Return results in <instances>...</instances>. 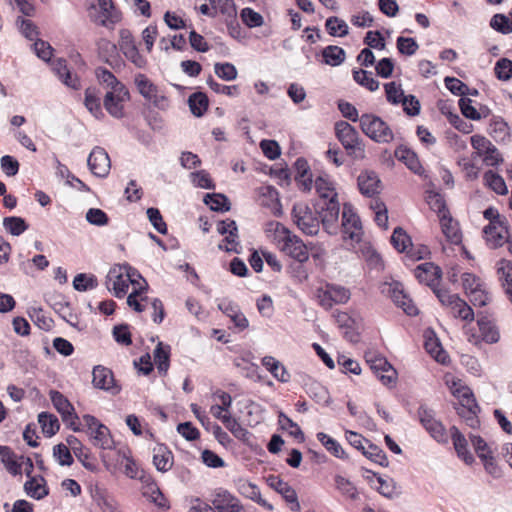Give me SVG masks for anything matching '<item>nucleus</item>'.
<instances>
[{
  "mask_svg": "<svg viewBox=\"0 0 512 512\" xmlns=\"http://www.w3.org/2000/svg\"><path fill=\"white\" fill-rule=\"evenodd\" d=\"M478 331L473 327L465 326L467 340L473 345H479L481 342L488 344L497 343L500 339V333L494 322L485 315L478 316Z\"/></svg>",
  "mask_w": 512,
  "mask_h": 512,
  "instance_id": "423d86ee",
  "label": "nucleus"
},
{
  "mask_svg": "<svg viewBox=\"0 0 512 512\" xmlns=\"http://www.w3.org/2000/svg\"><path fill=\"white\" fill-rule=\"evenodd\" d=\"M420 423L430 436L439 443H447L448 434L442 422L436 418L434 410L421 406L418 410Z\"/></svg>",
  "mask_w": 512,
  "mask_h": 512,
  "instance_id": "f8f14e48",
  "label": "nucleus"
},
{
  "mask_svg": "<svg viewBox=\"0 0 512 512\" xmlns=\"http://www.w3.org/2000/svg\"><path fill=\"white\" fill-rule=\"evenodd\" d=\"M371 485L381 495L387 498H392L397 494L395 482L390 477L374 475V478L371 480Z\"/></svg>",
  "mask_w": 512,
  "mask_h": 512,
  "instance_id": "58836bf2",
  "label": "nucleus"
},
{
  "mask_svg": "<svg viewBox=\"0 0 512 512\" xmlns=\"http://www.w3.org/2000/svg\"><path fill=\"white\" fill-rule=\"evenodd\" d=\"M335 487L336 489L347 499L350 500H358L359 493L356 486L347 478L336 475L335 478Z\"/></svg>",
  "mask_w": 512,
  "mask_h": 512,
  "instance_id": "79ce46f5",
  "label": "nucleus"
},
{
  "mask_svg": "<svg viewBox=\"0 0 512 512\" xmlns=\"http://www.w3.org/2000/svg\"><path fill=\"white\" fill-rule=\"evenodd\" d=\"M217 232L224 236L221 243L218 244L220 250L233 253H241L238 228L234 220L226 219L217 223Z\"/></svg>",
  "mask_w": 512,
  "mask_h": 512,
  "instance_id": "4468645a",
  "label": "nucleus"
},
{
  "mask_svg": "<svg viewBox=\"0 0 512 512\" xmlns=\"http://www.w3.org/2000/svg\"><path fill=\"white\" fill-rule=\"evenodd\" d=\"M356 252L365 260L370 269L380 271L383 269L384 264L379 253L372 247L369 242L361 244L355 249Z\"/></svg>",
  "mask_w": 512,
  "mask_h": 512,
  "instance_id": "473e14b6",
  "label": "nucleus"
},
{
  "mask_svg": "<svg viewBox=\"0 0 512 512\" xmlns=\"http://www.w3.org/2000/svg\"><path fill=\"white\" fill-rule=\"evenodd\" d=\"M50 399L55 409L60 413L61 417H72L71 412L74 411V407L62 393L52 390L50 391Z\"/></svg>",
  "mask_w": 512,
  "mask_h": 512,
  "instance_id": "37998d69",
  "label": "nucleus"
},
{
  "mask_svg": "<svg viewBox=\"0 0 512 512\" xmlns=\"http://www.w3.org/2000/svg\"><path fill=\"white\" fill-rule=\"evenodd\" d=\"M32 321L42 330L48 331L52 328L53 321L45 315L44 311L40 308H33L29 312Z\"/></svg>",
  "mask_w": 512,
  "mask_h": 512,
  "instance_id": "774afa93",
  "label": "nucleus"
},
{
  "mask_svg": "<svg viewBox=\"0 0 512 512\" xmlns=\"http://www.w3.org/2000/svg\"><path fill=\"white\" fill-rule=\"evenodd\" d=\"M240 492L246 498L256 502L268 511L274 510V506L262 497L260 489L256 484L251 482H243L240 485Z\"/></svg>",
  "mask_w": 512,
  "mask_h": 512,
  "instance_id": "f704fd0d",
  "label": "nucleus"
},
{
  "mask_svg": "<svg viewBox=\"0 0 512 512\" xmlns=\"http://www.w3.org/2000/svg\"><path fill=\"white\" fill-rule=\"evenodd\" d=\"M170 347L159 342L153 351L154 363L161 374H166L169 368Z\"/></svg>",
  "mask_w": 512,
  "mask_h": 512,
  "instance_id": "ea45409f",
  "label": "nucleus"
},
{
  "mask_svg": "<svg viewBox=\"0 0 512 512\" xmlns=\"http://www.w3.org/2000/svg\"><path fill=\"white\" fill-rule=\"evenodd\" d=\"M91 497L102 512H117V508L101 488L95 487L92 489Z\"/></svg>",
  "mask_w": 512,
  "mask_h": 512,
  "instance_id": "49530a36",
  "label": "nucleus"
},
{
  "mask_svg": "<svg viewBox=\"0 0 512 512\" xmlns=\"http://www.w3.org/2000/svg\"><path fill=\"white\" fill-rule=\"evenodd\" d=\"M292 215L297 227L306 235L314 236L319 232L320 221L305 203H296Z\"/></svg>",
  "mask_w": 512,
  "mask_h": 512,
  "instance_id": "9b49d317",
  "label": "nucleus"
},
{
  "mask_svg": "<svg viewBox=\"0 0 512 512\" xmlns=\"http://www.w3.org/2000/svg\"><path fill=\"white\" fill-rule=\"evenodd\" d=\"M366 362L383 385L387 387L396 385L398 373L385 357L370 353L366 355Z\"/></svg>",
  "mask_w": 512,
  "mask_h": 512,
  "instance_id": "1a4fd4ad",
  "label": "nucleus"
},
{
  "mask_svg": "<svg viewBox=\"0 0 512 512\" xmlns=\"http://www.w3.org/2000/svg\"><path fill=\"white\" fill-rule=\"evenodd\" d=\"M84 426L87 428V434L93 446L103 449L111 450L114 448L115 442L110 429L102 424L96 417L90 414L82 416Z\"/></svg>",
  "mask_w": 512,
  "mask_h": 512,
  "instance_id": "20e7f679",
  "label": "nucleus"
},
{
  "mask_svg": "<svg viewBox=\"0 0 512 512\" xmlns=\"http://www.w3.org/2000/svg\"><path fill=\"white\" fill-rule=\"evenodd\" d=\"M119 37L118 46L124 56L137 68H144L147 60L140 54L131 32L127 29H122L119 32Z\"/></svg>",
  "mask_w": 512,
  "mask_h": 512,
  "instance_id": "dca6fc26",
  "label": "nucleus"
},
{
  "mask_svg": "<svg viewBox=\"0 0 512 512\" xmlns=\"http://www.w3.org/2000/svg\"><path fill=\"white\" fill-rule=\"evenodd\" d=\"M362 132L377 143H389L394 134L389 125L374 114H363L360 119Z\"/></svg>",
  "mask_w": 512,
  "mask_h": 512,
  "instance_id": "39448f33",
  "label": "nucleus"
},
{
  "mask_svg": "<svg viewBox=\"0 0 512 512\" xmlns=\"http://www.w3.org/2000/svg\"><path fill=\"white\" fill-rule=\"evenodd\" d=\"M38 422L41 426L42 432L47 437H52L55 435L59 428L60 424L57 417L48 412H42L38 415Z\"/></svg>",
  "mask_w": 512,
  "mask_h": 512,
  "instance_id": "a19ab883",
  "label": "nucleus"
},
{
  "mask_svg": "<svg viewBox=\"0 0 512 512\" xmlns=\"http://www.w3.org/2000/svg\"><path fill=\"white\" fill-rule=\"evenodd\" d=\"M483 233L487 245L492 249L499 248L510 240L506 221L489 223L484 228Z\"/></svg>",
  "mask_w": 512,
  "mask_h": 512,
  "instance_id": "6ab92c4d",
  "label": "nucleus"
},
{
  "mask_svg": "<svg viewBox=\"0 0 512 512\" xmlns=\"http://www.w3.org/2000/svg\"><path fill=\"white\" fill-rule=\"evenodd\" d=\"M325 26L331 36L343 37L348 34L347 23L338 17H329L326 20Z\"/></svg>",
  "mask_w": 512,
  "mask_h": 512,
  "instance_id": "6e6d98bb",
  "label": "nucleus"
},
{
  "mask_svg": "<svg viewBox=\"0 0 512 512\" xmlns=\"http://www.w3.org/2000/svg\"><path fill=\"white\" fill-rule=\"evenodd\" d=\"M395 156L402 161L415 174H422L423 167L417 155L408 148L399 147L395 151Z\"/></svg>",
  "mask_w": 512,
  "mask_h": 512,
  "instance_id": "e433bc0d",
  "label": "nucleus"
},
{
  "mask_svg": "<svg viewBox=\"0 0 512 512\" xmlns=\"http://www.w3.org/2000/svg\"><path fill=\"white\" fill-rule=\"evenodd\" d=\"M204 202L214 211H228L230 209L228 198L220 193L206 194Z\"/></svg>",
  "mask_w": 512,
  "mask_h": 512,
  "instance_id": "603ef678",
  "label": "nucleus"
},
{
  "mask_svg": "<svg viewBox=\"0 0 512 512\" xmlns=\"http://www.w3.org/2000/svg\"><path fill=\"white\" fill-rule=\"evenodd\" d=\"M97 78L101 84L105 86L107 91L118 90V87H125L117 78L106 69L97 70Z\"/></svg>",
  "mask_w": 512,
  "mask_h": 512,
  "instance_id": "e2e57ef3",
  "label": "nucleus"
},
{
  "mask_svg": "<svg viewBox=\"0 0 512 512\" xmlns=\"http://www.w3.org/2000/svg\"><path fill=\"white\" fill-rule=\"evenodd\" d=\"M3 226L13 236H19L28 229V225L21 217L11 216L3 219Z\"/></svg>",
  "mask_w": 512,
  "mask_h": 512,
  "instance_id": "3c124183",
  "label": "nucleus"
},
{
  "mask_svg": "<svg viewBox=\"0 0 512 512\" xmlns=\"http://www.w3.org/2000/svg\"><path fill=\"white\" fill-rule=\"evenodd\" d=\"M342 238L344 243L355 250L366 241L363 240V228L358 215L349 204H345L342 211Z\"/></svg>",
  "mask_w": 512,
  "mask_h": 512,
  "instance_id": "7ed1b4c3",
  "label": "nucleus"
},
{
  "mask_svg": "<svg viewBox=\"0 0 512 512\" xmlns=\"http://www.w3.org/2000/svg\"><path fill=\"white\" fill-rule=\"evenodd\" d=\"M429 207L438 214L439 219L442 215H448L449 211L446 208L443 197L436 192H429L426 197Z\"/></svg>",
  "mask_w": 512,
  "mask_h": 512,
  "instance_id": "052dcab7",
  "label": "nucleus"
},
{
  "mask_svg": "<svg viewBox=\"0 0 512 512\" xmlns=\"http://www.w3.org/2000/svg\"><path fill=\"white\" fill-rule=\"evenodd\" d=\"M97 279L94 275L80 273L73 280V287L77 291H87L96 288Z\"/></svg>",
  "mask_w": 512,
  "mask_h": 512,
  "instance_id": "680f3d73",
  "label": "nucleus"
},
{
  "mask_svg": "<svg viewBox=\"0 0 512 512\" xmlns=\"http://www.w3.org/2000/svg\"><path fill=\"white\" fill-rule=\"evenodd\" d=\"M439 221L446 240L452 245H460L463 236L458 221L453 219L450 214L442 215Z\"/></svg>",
  "mask_w": 512,
  "mask_h": 512,
  "instance_id": "393cba45",
  "label": "nucleus"
},
{
  "mask_svg": "<svg viewBox=\"0 0 512 512\" xmlns=\"http://www.w3.org/2000/svg\"><path fill=\"white\" fill-rule=\"evenodd\" d=\"M381 181L377 174L372 171H364L358 176V187L360 192L368 197H372L380 192Z\"/></svg>",
  "mask_w": 512,
  "mask_h": 512,
  "instance_id": "a878e982",
  "label": "nucleus"
},
{
  "mask_svg": "<svg viewBox=\"0 0 512 512\" xmlns=\"http://www.w3.org/2000/svg\"><path fill=\"white\" fill-rule=\"evenodd\" d=\"M466 295L475 306H485L491 299L485 282L480 287H476L474 290L469 291Z\"/></svg>",
  "mask_w": 512,
  "mask_h": 512,
  "instance_id": "5fc2aeb1",
  "label": "nucleus"
},
{
  "mask_svg": "<svg viewBox=\"0 0 512 512\" xmlns=\"http://www.w3.org/2000/svg\"><path fill=\"white\" fill-rule=\"evenodd\" d=\"M414 274L419 282L431 287L437 295V291H440L437 289V285L441 278V270L438 266L431 262H425L415 268Z\"/></svg>",
  "mask_w": 512,
  "mask_h": 512,
  "instance_id": "5701e85b",
  "label": "nucleus"
},
{
  "mask_svg": "<svg viewBox=\"0 0 512 512\" xmlns=\"http://www.w3.org/2000/svg\"><path fill=\"white\" fill-rule=\"evenodd\" d=\"M494 72L499 80H510L512 77V61L507 58L499 59L495 64Z\"/></svg>",
  "mask_w": 512,
  "mask_h": 512,
  "instance_id": "338daca9",
  "label": "nucleus"
},
{
  "mask_svg": "<svg viewBox=\"0 0 512 512\" xmlns=\"http://www.w3.org/2000/svg\"><path fill=\"white\" fill-rule=\"evenodd\" d=\"M350 297L349 289L335 284H326L317 291L318 301L325 309H330L333 305L345 304L349 301Z\"/></svg>",
  "mask_w": 512,
  "mask_h": 512,
  "instance_id": "ddd939ff",
  "label": "nucleus"
},
{
  "mask_svg": "<svg viewBox=\"0 0 512 512\" xmlns=\"http://www.w3.org/2000/svg\"><path fill=\"white\" fill-rule=\"evenodd\" d=\"M189 107L193 115L200 117L208 108V98L202 92L193 93L188 99Z\"/></svg>",
  "mask_w": 512,
  "mask_h": 512,
  "instance_id": "09e8293b",
  "label": "nucleus"
},
{
  "mask_svg": "<svg viewBox=\"0 0 512 512\" xmlns=\"http://www.w3.org/2000/svg\"><path fill=\"white\" fill-rule=\"evenodd\" d=\"M84 105L96 119L104 118L105 115L101 108L100 97L95 88L89 87L85 90Z\"/></svg>",
  "mask_w": 512,
  "mask_h": 512,
  "instance_id": "4c0bfd02",
  "label": "nucleus"
},
{
  "mask_svg": "<svg viewBox=\"0 0 512 512\" xmlns=\"http://www.w3.org/2000/svg\"><path fill=\"white\" fill-rule=\"evenodd\" d=\"M153 464L160 472H167L173 466V454L169 448L163 444H157L153 448Z\"/></svg>",
  "mask_w": 512,
  "mask_h": 512,
  "instance_id": "c85d7f7f",
  "label": "nucleus"
},
{
  "mask_svg": "<svg viewBox=\"0 0 512 512\" xmlns=\"http://www.w3.org/2000/svg\"><path fill=\"white\" fill-rule=\"evenodd\" d=\"M26 493L35 499H42L48 494L45 480L42 477L30 478L24 485Z\"/></svg>",
  "mask_w": 512,
  "mask_h": 512,
  "instance_id": "c03bdc74",
  "label": "nucleus"
},
{
  "mask_svg": "<svg viewBox=\"0 0 512 512\" xmlns=\"http://www.w3.org/2000/svg\"><path fill=\"white\" fill-rule=\"evenodd\" d=\"M223 424L237 439L243 442H248L250 433L237 421V419L230 416L229 418L224 419Z\"/></svg>",
  "mask_w": 512,
  "mask_h": 512,
  "instance_id": "4d7b16f0",
  "label": "nucleus"
},
{
  "mask_svg": "<svg viewBox=\"0 0 512 512\" xmlns=\"http://www.w3.org/2000/svg\"><path fill=\"white\" fill-rule=\"evenodd\" d=\"M436 296L441 304L447 307L454 317L467 322H472L474 320V312L472 308L457 294L442 290L437 291Z\"/></svg>",
  "mask_w": 512,
  "mask_h": 512,
  "instance_id": "9d476101",
  "label": "nucleus"
},
{
  "mask_svg": "<svg viewBox=\"0 0 512 512\" xmlns=\"http://www.w3.org/2000/svg\"><path fill=\"white\" fill-rule=\"evenodd\" d=\"M387 101L391 104H400L405 97L401 84L389 82L384 85Z\"/></svg>",
  "mask_w": 512,
  "mask_h": 512,
  "instance_id": "bf43d9fd",
  "label": "nucleus"
},
{
  "mask_svg": "<svg viewBox=\"0 0 512 512\" xmlns=\"http://www.w3.org/2000/svg\"><path fill=\"white\" fill-rule=\"evenodd\" d=\"M324 62L330 66H338L345 60V51L339 46H327L322 51Z\"/></svg>",
  "mask_w": 512,
  "mask_h": 512,
  "instance_id": "de8ad7c7",
  "label": "nucleus"
},
{
  "mask_svg": "<svg viewBox=\"0 0 512 512\" xmlns=\"http://www.w3.org/2000/svg\"><path fill=\"white\" fill-rule=\"evenodd\" d=\"M134 83L138 92L147 101L152 103L159 109H166L168 107V99L164 95L163 91L159 89L146 75L136 74L134 77Z\"/></svg>",
  "mask_w": 512,
  "mask_h": 512,
  "instance_id": "6e6552de",
  "label": "nucleus"
},
{
  "mask_svg": "<svg viewBox=\"0 0 512 512\" xmlns=\"http://www.w3.org/2000/svg\"><path fill=\"white\" fill-rule=\"evenodd\" d=\"M450 435L457 452V455L467 464L474 461L473 455L468 450V442L465 436L460 432L456 426L450 428Z\"/></svg>",
  "mask_w": 512,
  "mask_h": 512,
  "instance_id": "c756f323",
  "label": "nucleus"
},
{
  "mask_svg": "<svg viewBox=\"0 0 512 512\" xmlns=\"http://www.w3.org/2000/svg\"><path fill=\"white\" fill-rule=\"evenodd\" d=\"M391 242L399 252H406L411 246V239L407 233L400 227L395 228L391 236Z\"/></svg>",
  "mask_w": 512,
  "mask_h": 512,
  "instance_id": "13d9d810",
  "label": "nucleus"
},
{
  "mask_svg": "<svg viewBox=\"0 0 512 512\" xmlns=\"http://www.w3.org/2000/svg\"><path fill=\"white\" fill-rule=\"evenodd\" d=\"M497 275L512 302V262L506 259L499 260Z\"/></svg>",
  "mask_w": 512,
  "mask_h": 512,
  "instance_id": "c9c22d12",
  "label": "nucleus"
},
{
  "mask_svg": "<svg viewBox=\"0 0 512 512\" xmlns=\"http://www.w3.org/2000/svg\"><path fill=\"white\" fill-rule=\"evenodd\" d=\"M268 484L271 488L281 494L287 502L294 503L296 510L300 508L295 490L279 477H270Z\"/></svg>",
  "mask_w": 512,
  "mask_h": 512,
  "instance_id": "72a5a7b5",
  "label": "nucleus"
},
{
  "mask_svg": "<svg viewBox=\"0 0 512 512\" xmlns=\"http://www.w3.org/2000/svg\"><path fill=\"white\" fill-rule=\"evenodd\" d=\"M90 171L97 177L104 178L109 174L111 168L110 158L107 152L101 147H95L89 154L87 160Z\"/></svg>",
  "mask_w": 512,
  "mask_h": 512,
  "instance_id": "aec40b11",
  "label": "nucleus"
},
{
  "mask_svg": "<svg viewBox=\"0 0 512 512\" xmlns=\"http://www.w3.org/2000/svg\"><path fill=\"white\" fill-rule=\"evenodd\" d=\"M0 459L5 468L13 475L25 473L29 476L33 470L30 458L15 455L7 446H0Z\"/></svg>",
  "mask_w": 512,
  "mask_h": 512,
  "instance_id": "2eb2a0df",
  "label": "nucleus"
},
{
  "mask_svg": "<svg viewBox=\"0 0 512 512\" xmlns=\"http://www.w3.org/2000/svg\"><path fill=\"white\" fill-rule=\"evenodd\" d=\"M451 393L458 399L459 407L457 410H470L473 412L478 406L472 390L464 385L460 380L453 379L449 383Z\"/></svg>",
  "mask_w": 512,
  "mask_h": 512,
  "instance_id": "412c9836",
  "label": "nucleus"
},
{
  "mask_svg": "<svg viewBox=\"0 0 512 512\" xmlns=\"http://www.w3.org/2000/svg\"><path fill=\"white\" fill-rule=\"evenodd\" d=\"M92 383L95 388L105 390L115 395L120 392V387L115 383L113 373L104 366H95L92 371Z\"/></svg>",
  "mask_w": 512,
  "mask_h": 512,
  "instance_id": "4be33fe9",
  "label": "nucleus"
},
{
  "mask_svg": "<svg viewBox=\"0 0 512 512\" xmlns=\"http://www.w3.org/2000/svg\"><path fill=\"white\" fill-rule=\"evenodd\" d=\"M129 98V91L126 87H118V90L106 91L103 105L112 117L120 119L124 117V104Z\"/></svg>",
  "mask_w": 512,
  "mask_h": 512,
  "instance_id": "f3484780",
  "label": "nucleus"
},
{
  "mask_svg": "<svg viewBox=\"0 0 512 512\" xmlns=\"http://www.w3.org/2000/svg\"><path fill=\"white\" fill-rule=\"evenodd\" d=\"M353 79L359 85L365 87L369 91H376L379 88V82L373 78L372 73L366 70H356L353 72Z\"/></svg>",
  "mask_w": 512,
  "mask_h": 512,
  "instance_id": "864d4df0",
  "label": "nucleus"
},
{
  "mask_svg": "<svg viewBox=\"0 0 512 512\" xmlns=\"http://www.w3.org/2000/svg\"><path fill=\"white\" fill-rule=\"evenodd\" d=\"M340 205L338 201H327L319 204V218L324 230L329 235H336L339 230Z\"/></svg>",
  "mask_w": 512,
  "mask_h": 512,
  "instance_id": "a211bd4d",
  "label": "nucleus"
},
{
  "mask_svg": "<svg viewBox=\"0 0 512 512\" xmlns=\"http://www.w3.org/2000/svg\"><path fill=\"white\" fill-rule=\"evenodd\" d=\"M336 136L348 154L360 160L365 157V148L360 141L359 134L348 122L340 121L335 125Z\"/></svg>",
  "mask_w": 512,
  "mask_h": 512,
  "instance_id": "0eeeda50",
  "label": "nucleus"
},
{
  "mask_svg": "<svg viewBox=\"0 0 512 512\" xmlns=\"http://www.w3.org/2000/svg\"><path fill=\"white\" fill-rule=\"evenodd\" d=\"M484 181L497 194L505 195L508 193L506 183L499 174L489 170L484 174Z\"/></svg>",
  "mask_w": 512,
  "mask_h": 512,
  "instance_id": "8fccbe9b",
  "label": "nucleus"
},
{
  "mask_svg": "<svg viewBox=\"0 0 512 512\" xmlns=\"http://www.w3.org/2000/svg\"><path fill=\"white\" fill-rule=\"evenodd\" d=\"M367 446L363 449L362 453L372 460L373 462L379 464V465H387V457L382 449H380L378 446L367 443Z\"/></svg>",
  "mask_w": 512,
  "mask_h": 512,
  "instance_id": "69168bd1",
  "label": "nucleus"
},
{
  "mask_svg": "<svg viewBox=\"0 0 512 512\" xmlns=\"http://www.w3.org/2000/svg\"><path fill=\"white\" fill-rule=\"evenodd\" d=\"M391 298L393 302L409 316L418 314V309L412 299L404 292L400 283H395L391 288Z\"/></svg>",
  "mask_w": 512,
  "mask_h": 512,
  "instance_id": "bb28decb",
  "label": "nucleus"
},
{
  "mask_svg": "<svg viewBox=\"0 0 512 512\" xmlns=\"http://www.w3.org/2000/svg\"><path fill=\"white\" fill-rule=\"evenodd\" d=\"M105 285L108 291L117 298L124 297L131 286L132 291L127 297L128 306L136 312L145 310L142 302L148 300V296L146 295L147 283L145 279L130 266H113L106 276Z\"/></svg>",
  "mask_w": 512,
  "mask_h": 512,
  "instance_id": "f257e3e1",
  "label": "nucleus"
},
{
  "mask_svg": "<svg viewBox=\"0 0 512 512\" xmlns=\"http://www.w3.org/2000/svg\"><path fill=\"white\" fill-rule=\"evenodd\" d=\"M214 72L219 78L225 81L235 80L238 75L236 67L229 62L216 63L214 65Z\"/></svg>",
  "mask_w": 512,
  "mask_h": 512,
  "instance_id": "0e129e2a",
  "label": "nucleus"
},
{
  "mask_svg": "<svg viewBox=\"0 0 512 512\" xmlns=\"http://www.w3.org/2000/svg\"><path fill=\"white\" fill-rule=\"evenodd\" d=\"M267 232H273V240L278 248L298 262H306L309 258L308 246L295 234H292L279 222H270Z\"/></svg>",
  "mask_w": 512,
  "mask_h": 512,
  "instance_id": "f03ea898",
  "label": "nucleus"
},
{
  "mask_svg": "<svg viewBox=\"0 0 512 512\" xmlns=\"http://www.w3.org/2000/svg\"><path fill=\"white\" fill-rule=\"evenodd\" d=\"M425 349L426 351L439 363L447 364L449 362V356L447 352L442 348L439 339L436 337L433 331L425 332Z\"/></svg>",
  "mask_w": 512,
  "mask_h": 512,
  "instance_id": "cd10ccee",
  "label": "nucleus"
},
{
  "mask_svg": "<svg viewBox=\"0 0 512 512\" xmlns=\"http://www.w3.org/2000/svg\"><path fill=\"white\" fill-rule=\"evenodd\" d=\"M316 193L322 199V203L327 201H338L337 192L333 181L327 176H319L314 182Z\"/></svg>",
  "mask_w": 512,
  "mask_h": 512,
  "instance_id": "2f4dec72",
  "label": "nucleus"
},
{
  "mask_svg": "<svg viewBox=\"0 0 512 512\" xmlns=\"http://www.w3.org/2000/svg\"><path fill=\"white\" fill-rule=\"evenodd\" d=\"M261 363L276 380L282 383H287L291 380V374L287 368L276 358L265 356L262 358Z\"/></svg>",
  "mask_w": 512,
  "mask_h": 512,
  "instance_id": "7c9ffc66",
  "label": "nucleus"
},
{
  "mask_svg": "<svg viewBox=\"0 0 512 512\" xmlns=\"http://www.w3.org/2000/svg\"><path fill=\"white\" fill-rule=\"evenodd\" d=\"M317 439L333 456L340 459L346 458V453L343 450L342 446L335 439H333L326 433L319 432L317 434Z\"/></svg>",
  "mask_w": 512,
  "mask_h": 512,
  "instance_id": "a18cd8bd",
  "label": "nucleus"
},
{
  "mask_svg": "<svg viewBox=\"0 0 512 512\" xmlns=\"http://www.w3.org/2000/svg\"><path fill=\"white\" fill-rule=\"evenodd\" d=\"M213 509L216 512H241L243 506L240 501L227 490H219L212 499Z\"/></svg>",
  "mask_w": 512,
  "mask_h": 512,
  "instance_id": "b1692460",
  "label": "nucleus"
}]
</instances>
